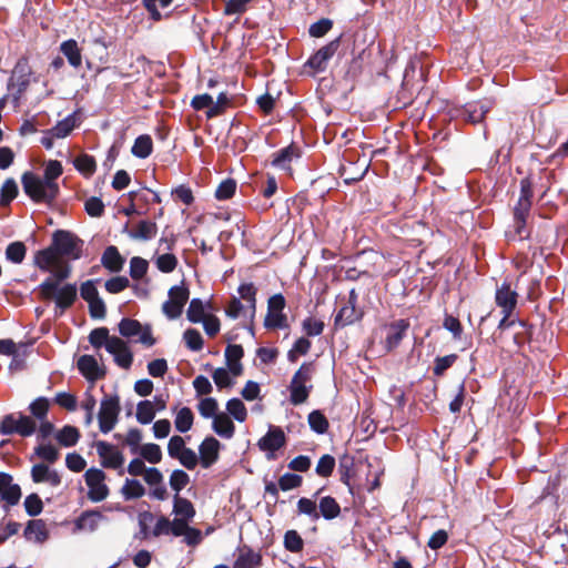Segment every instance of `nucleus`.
<instances>
[{
	"label": "nucleus",
	"instance_id": "nucleus-32",
	"mask_svg": "<svg viewBox=\"0 0 568 568\" xmlns=\"http://www.w3.org/2000/svg\"><path fill=\"white\" fill-rule=\"evenodd\" d=\"M158 225L155 222L142 220L136 227L129 232L130 237L134 240L149 241L156 235Z\"/></svg>",
	"mask_w": 568,
	"mask_h": 568
},
{
	"label": "nucleus",
	"instance_id": "nucleus-22",
	"mask_svg": "<svg viewBox=\"0 0 568 568\" xmlns=\"http://www.w3.org/2000/svg\"><path fill=\"white\" fill-rule=\"evenodd\" d=\"M78 369L90 382H95L105 376V371L99 367L94 356L82 355L78 359Z\"/></svg>",
	"mask_w": 568,
	"mask_h": 568
},
{
	"label": "nucleus",
	"instance_id": "nucleus-18",
	"mask_svg": "<svg viewBox=\"0 0 568 568\" xmlns=\"http://www.w3.org/2000/svg\"><path fill=\"white\" fill-rule=\"evenodd\" d=\"M225 364L227 369L234 377H239L243 374V365L241 363L244 357V348L240 344H229L224 352Z\"/></svg>",
	"mask_w": 568,
	"mask_h": 568
},
{
	"label": "nucleus",
	"instance_id": "nucleus-52",
	"mask_svg": "<svg viewBox=\"0 0 568 568\" xmlns=\"http://www.w3.org/2000/svg\"><path fill=\"white\" fill-rule=\"evenodd\" d=\"M34 454L48 464H54L60 457L59 450L51 444L37 446Z\"/></svg>",
	"mask_w": 568,
	"mask_h": 568
},
{
	"label": "nucleus",
	"instance_id": "nucleus-6",
	"mask_svg": "<svg viewBox=\"0 0 568 568\" xmlns=\"http://www.w3.org/2000/svg\"><path fill=\"white\" fill-rule=\"evenodd\" d=\"M121 412L120 397L118 394L104 395L100 403L98 414L100 430L104 434L111 432L118 423Z\"/></svg>",
	"mask_w": 568,
	"mask_h": 568
},
{
	"label": "nucleus",
	"instance_id": "nucleus-9",
	"mask_svg": "<svg viewBox=\"0 0 568 568\" xmlns=\"http://www.w3.org/2000/svg\"><path fill=\"white\" fill-rule=\"evenodd\" d=\"M491 108L493 101L490 100L468 102L460 109L456 110V116L462 118L471 124H477L485 119L486 114L490 111Z\"/></svg>",
	"mask_w": 568,
	"mask_h": 568
},
{
	"label": "nucleus",
	"instance_id": "nucleus-15",
	"mask_svg": "<svg viewBox=\"0 0 568 568\" xmlns=\"http://www.w3.org/2000/svg\"><path fill=\"white\" fill-rule=\"evenodd\" d=\"M221 443L213 436L204 438L199 446V460L203 468H210L220 456Z\"/></svg>",
	"mask_w": 568,
	"mask_h": 568
},
{
	"label": "nucleus",
	"instance_id": "nucleus-34",
	"mask_svg": "<svg viewBox=\"0 0 568 568\" xmlns=\"http://www.w3.org/2000/svg\"><path fill=\"white\" fill-rule=\"evenodd\" d=\"M153 151L152 138L149 134L139 135L132 145L131 152L139 159H146Z\"/></svg>",
	"mask_w": 568,
	"mask_h": 568
},
{
	"label": "nucleus",
	"instance_id": "nucleus-5",
	"mask_svg": "<svg viewBox=\"0 0 568 568\" xmlns=\"http://www.w3.org/2000/svg\"><path fill=\"white\" fill-rule=\"evenodd\" d=\"M51 245L60 257L68 256L78 260L82 255L83 241L65 230H55L52 234Z\"/></svg>",
	"mask_w": 568,
	"mask_h": 568
},
{
	"label": "nucleus",
	"instance_id": "nucleus-62",
	"mask_svg": "<svg viewBox=\"0 0 568 568\" xmlns=\"http://www.w3.org/2000/svg\"><path fill=\"white\" fill-rule=\"evenodd\" d=\"M231 375L232 374L227 368L219 367L214 369L212 378L220 389L230 388L234 385V381L231 378Z\"/></svg>",
	"mask_w": 568,
	"mask_h": 568
},
{
	"label": "nucleus",
	"instance_id": "nucleus-61",
	"mask_svg": "<svg viewBox=\"0 0 568 568\" xmlns=\"http://www.w3.org/2000/svg\"><path fill=\"white\" fill-rule=\"evenodd\" d=\"M17 428H18L17 429L18 435H20L22 437H29L36 432L37 424L30 416H27V415H23L20 413L19 418H18Z\"/></svg>",
	"mask_w": 568,
	"mask_h": 568
},
{
	"label": "nucleus",
	"instance_id": "nucleus-43",
	"mask_svg": "<svg viewBox=\"0 0 568 568\" xmlns=\"http://www.w3.org/2000/svg\"><path fill=\"white\" fill-rule=\"evenodd\" d=\"M136 419L140 424H150L155 417V407L151 400H141L136 406Z\"/></svg>",
	"mask_w": 568,
	"mask_h": 568
},
{
	"label": "nucleus",
	"instance_id": "nucleus-51",
	"mask_svg": "<svg viewBox=\"0 0 568 568\" xmlns=\"http://www.w3.org/2000/svg\"><path fill=\"white\" fill-rule=\"evenodd\" d=\"M142 325L133 318H122L119 323V332L123 337H133L141 333Z\"/></svg>",
	"mask_w": 568,
	"mask_h": 568
},
{
	"label": "nucleus",
	"instance_id": "nucleus-36",
	"mask_svg": "<svg viewBox=\"0 0 568 568\" xmlns=\"http://www.w3.org/2000/svg\"><path fill=\"white\" fill-rule=\"evenodd\" d=\"M75 126V120L73 115H68L63 120L59 121L53 128L48 130L45 134L52 135L55 139H63L68 136Z\"/></svg>",
	"mask_w": 568,
	"mask_h": 568
},
{
	"label": "nucleus",
	"instance_id": "nucleus-11",
	"mask_svg": "<svg viewBox=\"0 0 568 568\" xmlns=\"http://www.w3.org/2000/svg\"><path fill=\"white\" fill-rule=\"evenodd\" d=\"M257 446L266 453L268 459L275 458V452L284 446V430L278 426L270 427L268 432L258 440Z\"/></svg>",
	"mask_w": 568,
	"mask_h": 568
},
{
	"label": "nucleus",
	"instance_id": "nucleus-48",
	"mask_svg": "<svg viewBox=\"0 0 568 568\" xmlns=\"http://www.w3.org/2000/svg\"><path fill=\"white\" fill-rule=\"evenodd\" d=\"M49 408L50 400L47 397H38L29 405L31 415L39 420L47 418Z\"/></svg>",
	"mask_w": 568,
	"mask_h": 568
},
{
	"label": "nucleus",
	"instance_id": "nucleus-46",
	"mask_svg": "<svg viewBox=\"0 0 568 568\" xmlns=\"http://www.w3.org/2000/svg\"><path fill=\"white\" fill-rule=\"evenodd\" d=\"M27 253V247L23 242L17 241L10 243L6 248V257L8 261L20 264L23 262Z\"/></svg>",
	"mask_w": 568,
	"mask_h": 568
},
{
	"label": "nucleus",
	"instance_id": "nucleus-50",
	"mask_svg": "<svg viewBox=\"0 0 568 568\" xmlns=\"http://www.w3.org/2000/svg\"><path fill=\"white\" fill-rule=\"evenodd\" d=\"M226 410L240 423H243L247 417V409L244 403L239 398L227 400Z\"/></svg>",
	"mask_w": 568,
	"mask_h": 568
},
{
	"label": "nucleus",
	"instance_id": "nucleus-40",
	"mask_svg": "<svg viewBox=\"0 0 568 568\" xmlns=\"http://www.w3.org/2000/svg\"><path fill=\"white\" fill-rule=\"evenodd\" d=\"M193 422L194 415L191 408L182 407L175 416L174 425L178 432L186 433L192 428Z\"/></svg>",
	"mask_w": 568,
	"mask_h": 568
},
{
	"label": "nucleus",
	"instance_id": "nucleus-16",
	"mask_svg": "<svg viewBox=\"0 0 568 568\" xmlns=\"http://www.w3.org/2000/svg\"><path fill=\"white\" fill-rule=\"evenodd\" d=\"M517 292L511 290L507 282H504L496 290L495 302L501 308V313H506V316L513 314L517 306Z\"/></svg>",
	"mask_w": 568,
	"mask_h": 568
},
{
	"label": "nucleus",
	"instance_id": "nucleus-63",
	"mask_svg": "<svg viewBox=\"0 0 568 568\" xmlns=\"http://www.w3.org/2000/svg\"><path fill=\"white\" fill-rule=\"evenodd\" d=\"M89 341L95 348H100L103 345L106 347L108 343L111 341V337L109 336V329L106 327H98L92 329L89 335Z\"/></svg>",
	"mask_w": 568,
	"mask_h": 568
},
{
	"label": "nucleus",
	"instance_id": "nucleus-35",
	"mask_svg": "<svg viewBox=\"0 0 568 568\" xmlns=\"http://www.w3.org/2000/svg\"><path fill=\"white\" fill-rule=\"evenodd\" d=\"M320 516H323L326 520L336 518L341 513V507L335 498L325 496L320 500L318 504Z\"/></svg>",
	"mask_w": 568,
	"mask_h": 568
},
{
	"label": "nucleus",
	"instance_id": "nucleus-4",
	"mask_svg": "<svg viewBox=\"0 0 568 568\" xmlns=\"http://www.w3.org/2000/svg\"><path fill=\"white\" fill-rule=\"evenodd\" d=\"M314 373V364L303 363L301 367L293 375L291 384L288 386L290 389V402L293 405H301L305 403L310 396V393L313 388L312 385H307V383L312 379Z\"/></svg>",
	"mask_w": 568,
	"mask_h": 568
},
{
	"label": "nucleus",
	"instance_id": "nucleus-45",
	"mask_svg": "<svg viewBox=\"0 0 568 568\" xmlns=\"http://www.w3.org/2000/svg\"><path fill=\"white\" fill-rule=\"evenodd\" d=\"M121 494L125 500L138 499L144 496L145 489L143 485L136 479H126L121 488Z\"/></svg>",
	"mask_w": 568,
	"mask_h": 568
},
{
	"label": "nucleus",
	"instance_id": "nucleus-54",
	"mask_svg": "<svg viewBox=\"0 0 568 568\" xmlns=\"http://www.w3.org/2000/svg\"><path fill=\"white\" fill-rule=\"evenodd\" d=\"M140 454L143 459L151 464H158L162 459V450L158 444L149 443L141 447Z\"/></svg>",
	"mask_w": 568,
	"mask_h": 568
},
{
	"label": "nucleus",
	"instance_id": "nucleus-44",
	"mask_svg": "<svg viewBox=\"0 0 568 568\" xmlns=\"http://www.w3.org/2000/svg\"><path fill=\"white\" fill-rule=\"evenodd\" d=\"M307 420L311 429L316 434L322 435L328 430L329 423L325 415L318 409L311 412L308 414Z\"/></svg>",
	"mask_w": 568,
	"mask_h": 568
},
{
	"label": "nucleus",
	"instance_id": "nucleus-60",
	"mask_svg": "<svg viewBox=\"0 0 568 568\" xmlns=\"http://www.w3.org/2000/svg\"><path fill=\"white\" fill-rule=\"evenodd\" d=\"M190 483V476L182 469H175L172 471L170 476V486L179 494L184 487H186Z\"/></svg>",
	"mask_w": 568,
	"mask_h": 568
},
{
	"label": "nucleus",
	"instance_id": "nucleus-2",
	"mask_svg": "<svg viewBox=\"0 0 568 568\" xmlns=\"http://www.w3.org/2000/svg\"><path fill=\"white\" fill-rule=\"evenodd\" d=\"M39 294L42 300H54L55 307L60 308V314H62L77 301L78 290L77 285L71 283L59 288L58 282H54L52 277H48L39 285Z\"/></svg>",
	"mask_w": 568,
	"mask_h": 568
},
{
	"label": "nucleus",
	"instance_id": "nucleus-55",
	"mask_svg": "<svg viewBox=\"0 0 568 568\" xmlns=\"http://www.w3.org/2000/svg\"><path fill=\"white\" fill-rule=\"evenodd\" d=\"M23 506H24L26 513L30 517H36V516L40 515L43 510V503H42L41 498L39 497V495L36 493H32L26 497Z\"/></svg>",
	"mask_w": 568,
	"mask_h": 568
},
{
	"label": "nucleus",
	"instance_id": "nucleus-33",
	"mask_svg": "<svg viewBox=\"0 0 568 568\" xmlns=\"http://www.w3.org/2000/svg\"><path fill=\"white\" fill-rule=\"evenodd\" d=\"M173 513L179 516V518L191 520L195 516V508L187 498L175 494L173 500Z\"/></svg>",
	"mask_w": 568,
	"mask_h": 568
},
{
	"label": "nucleus",
	"instance_id": "nucleus-10",
	"mask_svg": "<svg viewBox=\"0 0 568 568\" xmlns=\"http://www.w3.org/2000/svg\"><path fill=\"white\" fill-rule=\"evenodd\" d=\"M341 44V38H336L328 42L326 45L318 49L313 55L307 60V65L315 70L316 72H323L331 58L336 53Z\"/></svg>",
	"mask_w": 568,
	"mask_h": 568
},
{
	"label": "nucleus",
	"instance_id": "nucleus-28",
	"mask_svg": "<svg viewBox=\"0 0 568 568\" xmlns=\"http://www.w3.org/2000/svg\"><path fill=\"white\" fill-rule=\"evenodd\" d=\"M60 51L67 58L71 67L79 69L82 65L81 49L74 39L63 41L60 44Z\"/></svg>",
	"mask_w": 568,
	"mask_h": 568
},
{
	"label": "nucleus",
	"instance_id": "nucleus-7",
	"mask_svg": "<svg viewBox=\"0 0 568 568\" xmlns=\"http://www.w3.org/2000/svg\"><path fill=\"white\" fill-rule=\"evenodd\" d=\"M169 300L162 304V312L169 320H175L182 315L183 308L189 301L190 290L183 280L180 285L170 287Z\"/></svg>",
	"mask_w": 568,
	"mask_h": 568
},
{
	"label": "nucleus",
	"instance_id": "nucleus-64",
	"mask_svg": "<svg viewBox=\"0 0 568 568\" xmlns=\"http://www.w3.org/2000/svg\"><path fill=\"white\" fill-rule=\"evenodd\" d=\"M217 408H219L217 400L213 397H205V398L201 399L197 405V409H199L201 416L204 418H211V417L214 418L215 415H217V413H216Z\"/></svg>",
	"mask_w": 568,
	"mask_h": 568
},
{
	"label": "nucleus",
	"instance_id": "nucleus-59",
	"mask_svg": "<svg viewBox=\"0 0 568 568\" xmlns=\"http://www.w3.org/2000/svg\"><path fill=\"white\" fill-rule=\"evenodd\" d=\"M236 191V181L233 179H226L222 181L215 190V197L220 201L231 199Z\"/></svg>",
	"mask_w": 568,
	"mask_h": 568
},
{
	"label": "nucleus",
	"instance_id": "nucleus-49",
	"mask_svg": "<svg viewBox=\"0 0 568 568\" xmlns=\"http://www.w3.org/2000/svg\"><path fill=\"white\" fill-rule=\"evenodd\" d=\"M311 342L306 337H300L287 353V359L292 363L297 362L300 356H304L311 348Z\"/></svg>",
	"mask_w": 568,
	"mask_h": 568
},
{
	"label": "nucleus",
	"instance_id": "nucleus-27",
	"mask_svg": "<svg viewBox=\"0 0 568 568\" xmlns=\"http://www.w3.org/2000/svg\"><path fill=\"white\" fill-rule=\"evenodd\" d=\"M213 430L222 438L230 439L234 436L235 425L225 413L215 415L212 423Z\"/></svg>",
	"mask_w": 568,
	"mask_h": 568
},
{
	"label": "nucleus",
	"instance_id": "nucleus-26",
	"mask_svg": "<svg viewBox=\"0 0 568 568\" xmlns=\"http://www.w3.org/2000/svg\"><path fill=\"white\" fill-rule=\"evenodd\" d=\"M265 490L264 499L267 505H276L278 501V490H284V475L275 474L272 479L264 478Z\"/></svg>",
	"mask_w": 568,
	"mask_h": 568
},
{
	"label": "nucleus",
	"instance_id": "nucleus-53",
	"mask_svg": "<svg viewBox=\"0 0 568 568\" xmlns=\"http://www.w3.org/2000/svg\"><path fill=\"white\" fill-rule=\"evenodd\" d=\"M183 338L185 341V344L187 348H190L193 352H199L203 348V337L201 333L195 328H187L183 333Z\"/></svg>",
	"mask_w": 568,
	"mask_h": 568
},
{
	"label": "nucleus",
	"instance_id": "nucleus-56",
	"mask_svg": "<svg viewBox=\"0 0 568 568\" xmlns=\"http://www.w3.org/2000/svg\"><path fill=\"white\" fill-rule=\"evenodd\" d=\"M458 359L457 354H449L443 357H436L434 361L433 373L435 376H443Z\"/></svg>",
	"mask_w": 568,
	"mask_h": 568
},
{
	"label": "nucleus",
	"instance_id": "nucleus-1",
	"mask_svg": "<svg viewBox=\"0 0 568 568\" xmlns=\"http://www.w3.org/2000/svg\"><path fill=\"white\" fill-rule=\"evenodd\" d=\"M21 184L27 196L34 203L51 205L60 193L59 184L47 183L32 171H26L21 175Z\"/></svg>",
	"mask_w": 568,
	"mask_h": 568
},
{
	"label": "nucleus",
	"instance_id": "nucleus-12",
	"mask_svg": "<svg viewBox=\"0 0 568 568\" xmlns=\"http://www.w3.org/2000/svg\"><path fill=\"white\" fill-rule=\"evenodd\" d=\"M284 295L275 294L268 300L267 313L264 320V326L267 329L281 328L284 326Z\"/></svg>",
	"mask_w": 568,
	"mask_h": 568
},
{
	"label": "nucleus",
	"instance_id": "nucleus-31",
	"mask_svg": "<svg viewBox=\"0 0 568 568\" xmlns=\"http://www.w3.org/2000/svg\"><path fill=\"white\" fill-rule=\"evenodd\" d=\"M532 181L530 178H525L520 181V195L514 211L530 212L532 199Z\"/></svg>",
	"mask_w": 568,
	"mask_h": 568
},
{
	"label": "nucleus",
	"instance_id": "nucleus-29",
	"mask_svg": "<svg viewBox=\"0 0 568 568\" xmlns=\"http://www.w3.org/2000/svg\"><path fill=\"white\" fill-rule=\"evenodd\" d=\"M262 565V556L250 547L244 546L234 562V568H258Z\"/></svg>",
	"mask_w": 568,
	"mask_h": 568
},
{
	"label": "nucleus",
	"instance_id": "nucleus-30",
	"mask_svg": "<svg viewBox=\"0 0 568 568\" xmlns=\"http://www.w3.org/2000/svg\"><path fill=\"white\" fill-rule=\"evenodd\" d=\"M24 537L34 539L37 542H44L49 538L47 525L42 519H31L24 528Z\"/></svg>",
	"mask_w": 568,
	"mask_h": 568
},
{
	"label": "nucleus",
	"instance_id": "nucleus-13",
	"mask_svg": "<svg viewBox=\"0 0 568 568\" xmlns=\"http://www.w3.org/2000/svg\"><path fill=\"white\" fill-rule=\"evenodd\" d=\"M95 445L104 468L118 469L123 465L124 457L115 446L103 440L97 442Z\"/></svg>",
	"mask_w": 568,
	"mask_h": 568
},
{
	"label": "nucleus",
	"instance_id": "nucleus-23",
	"mask_svg": "<svg viewBox=\"0 0 568 568\" xmlns=\"http://www.w3.org/2000/svg\"><path fill=\"white\" fill-rule=\"evenodd\" d=\"M102 266L111 273H119L123 270L125 258L120 254L119 248L109 245L101 256Z\"/></svg>",
	"mask_w": 568,
	"mask_h": 568
},
{
	"label": "nucleus",
	"instance_id": "nucleus-14",
	"mask_svg": "<svg viewBox=\"0 0 568 568\" xmlns=\"http://www.w3.org/2000/svg\"><path fill=\"white\" fill-rule=\"evenodd\" d=\"M106 351L114 356V362L122 368H130L133 363V354L128 344L116 337L112 336L106 345Z\"/></svg>",
	"mask_w": 568,
	"mask_h": 568
},
{
	"label": "nucleus",
	"instance_id": "nucleus-25",
	"mask_svg": "<svg viewBox=\"0 0 568 568\" xmlns=\"http://www.w3.org/2000/svg\"><path fill=\"white\" fill-rule=\"evenodd\" d=\"M408 327L409 323L406 320H398L390 323L388 326V334L386 336V347L388 351L399 345Z\"/></svg>",
	"mask_w": 568,
	"mask_h": 568
},
{
	"label": "nucleus",
	"instance_id": "nucleus-3",
	"mask_svg": "<svg viewBox=\"0 0 568 568\" xmlns=\"http://www.w3.org/2000/svg\"><path fill=\"white\" fill-rule=\"evenodd\" d=\"M33 74L29 58L27 55L20 57L8 81V90L12 91V100L16 104L20 103L21 98L28 91L31 82H38V78L33 77Z\"/></svg>",
	"mask_w": 568,
	"mask_h": 568
},
{
	"label": "nucleus",
	"instance_id": "nucleus-38",
	"mask_svg": "<svg viewBox=\"0 0 568 568\" xmlns=\"http://www.w3.org/2000/svg\"><path fill=\"white\" fill-rule=\"evenodd\" d=\"M73 165L85 178L93 175L97 171V162L94 158L87 153H82L77 156L73 161Z\"/></svg>",
	"mask_w": 568,
	"mask_h": 568
},
{
	"label": "nucleus",
	"instance_id": "nucleus-21",
	"mask_svg": "<svg viewBox=\"0 0 568 568\" xmlns=\"http://www.w3.org/2000/svg\"><path fill=\"white\" fill-rule=\"evenodd\" d=\"M364 312L357 306L345 303L334 317V328H344L362 320Z\"/></svg>",
	"mask_w": 568,
	"mask_h": 568
},
{
	"label": "nucleus",
	"instance_id": "nucleus-17",
	"mask_svg": "<svg viewBox=\"0 0 568 568\" xmlns=\"http://www.w3.org/2000/svg\"><path fill=\"white\" fill-rule=\"evenodd\" d=\"M30 475L34 484L47 483L52 487H58L62 481L60 474L44 463L33 465Z\"/></svg>",
	"mask_w": 568,
	"mask_h": 568
},
{
	"label": "nucleus",
	"instance_id": "nucleus-24",
	"mask_svg": "<svg viewBox=\"0 0 568 568\" xmlns=\"http://www.w3.org/2000/svg\"><path fill=\"white\" fill-rule=\"evenodd\" d=\"M59 261L60 256L51 244L43 250L37 251L33 257L34 265L43 272H48L50 267L57 265Z\"/></svg>",
	"mask_w": 568,
	"mask_h": 568
},
{
	"label": "nucleus",
	"instance_id": "nucleus-47",
	"mask_svg": "<svg viewBox=\"0 0 568 568\" xmlns=\"http://www.w3.org/2000/svg\"><path fill=\"white\" fill-rule=\"evenodd\" d=\"M148 270L149 262L145 258L140 256H133L130 260V276L133 280L139 281L143 278L146 275Z\"/></svg>",
	"mask_w": 568,
	"mask_h": 568
},
{
	"label": "nucleus",
	"instance_id": "nucleus-37",
	"mask_svg": "<svg viewBox=\"0 0 568 568\" xmlns=\"http://www.w3.org/2000/svg\"><path fill=\"white\" fill-rule=\"evenodd\" d=\"M55 438L61 446L72 447L78 443L80 432L74 426L65 425L57 433Z\"/></svg>",
	"mask_w": 568,
	"mask_h": 568
},
{
	"label": "nucleus",
	"instance_id": "nucleus-8",
	"mask_svg": "<svg viewBox=\"0 0 568 568\" xmlns=\"http://www.w3.org/2000/svg\"><path fill=\"white\" fill-rule=\"evenodd\" d=\"M105 473L91 467L84 474L85 484L89 487L88 498L93 503L104 500L109 496V487L104 484Z\"/></svg>",
	"mask_w": 568,
	"mask_h": 568
},
{
	"label": "nucleus",
	"instance_id": "nucleus-39",
	"mask_svg": "<svg viewBox=\"0 0 568 568\" xmlns=\"http://www.w3.org/2000/svg\"><path fill=\"white\" fill-rule=\"evenodd\" d=\"M19 194L18 184L14 179H7L0 190V205L8 206Z\"/></svg>",
	"mask_w": 568,
	"mask_h": 568
},
{
	"label": "nucleus",
	"instance_id": "nucleus-41",
	"mask_svg": "<svg viewBox=\"0 0 568 568\" xmlns=\"http://www.w3.org/2000/svg\"><path fill=\"white\" fill-rule=\"evenodd\" d=\"M172 2L173 0H142V4L148 11L149 18L154 22H159L164 18V16L159 11V7L166 8Z\"/></svg>",
	"mask_w": 568,
	"mask_h": 568
},
{
	"label": "nucleus",
	"instance_id": "nucleus-19",
	"mask_svg": "<svg viewBox=\"0 0 568 568\" xmlns=\"http://www.w3.org/2000/svg\"><path fill=\"white\" fill-rule=\"evenodd\" d=\"M12 476L8 473H0V495L10 506H14L21 498V488L18 484H12Z\"/></svg>",
	"mask_w": 568,
	"mask_h": 568
},
{
	"label": "nucleus",
	"instance_id": "nucleus-20",
	"mask_svg": "<svg viewBox=\"0 0 568 568\" xmlns=\"http://www.w3.org/2000/svg\"><path fill=\"white\" fill-rule=\"evenodd\" d=\"M104 519L105 516L98 509L85 510L74 520V531L93 532Z\"/></svg>",
	"mask_w": 568,
	"mask_h": 568
},
{
	"label": "nucleus",
	"instance_id": "nucleus-58",
	"mask_svg": "<svg viewBox=\"0 0 568 568\" xmlns=\"http://www.w3.org/2000/svg\"><path fill=\"white\" fill-rule=\"evenodd\" d=\"M178 258L172 253H165L162 255H159L155 260V265L158 270L162 273H171L173 272L178 266Z\"/></svg>",
	"mask_w": 568,
	"mask_h": 568
},
{
	"label": "nucleus",
	"instance_id": "nucleus-57",
	"mask_svg": "<svg viewBox=\"0 0 568 568\" xmlns=\"http://www.w3.org/2000/svg\"><path fill=\"white\" fill-rule=\"evenodd\" d=\"M237 291L241 298L250 304L252 316H254L256 310V287L252 283H245L240 285Z\"/></svg>",
	"mask_w": 568,
	"mask_h": 568
},
{
	"label": "nucleus",
	"instance_id": "nucleus-42",
	"mask_svg": "<svg viewBox=\"0 0 568 568\" xmlns=\"http://www.w3.org/2000/svg\"><path fill=\"white\" fill-rule=\"evenodd\" d=\"M209 314L205 313V305L200 298H192L187 311L186 317L191 323H201Z\"/></svg>",
	"mask_w": 568,
	"mask_h": 568
}]
</instances>
